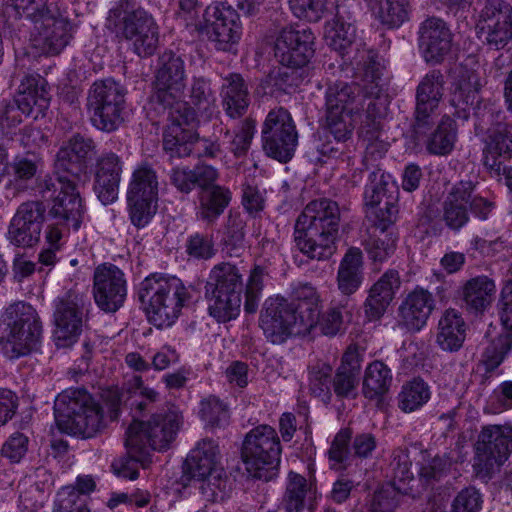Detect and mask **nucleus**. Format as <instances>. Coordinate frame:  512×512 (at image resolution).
<instances>
[{
	"mask_svg": "<svg viewBox=\"0 0 512 512\" xmlns=\"http://www.w3.org/2000/svg\"><path fill=\"white\" fill-rule=\"evenodd\" d=\"M317 498V490L312 483L295 472H290L287 477L286 489L283 495L282 504L286 512H302L311 502Z\"/></svg>",
	"mask_w": 512,
	"mask_h": 512,
	"instance_id": "38",
	"label": "nucleus"
},
{
	"mask_svg": "<svg viewBox=\"0 0 512 512\" xmlns=\"http://www.w3.org/2000/svg\"><path fill=\"white\" fill-rule=\"evenodd\" d=\"M355 51V55L348 59L362 73L363 80L367 83L366 86L379 84L383 68L379 55L374 50L365 47L355 48Z\"/></svg>",
	"mask_w": 512,
	"mask_h": 512,
	"instance_id": "50",
	"label": "nucleus"
},
{
	"mask_svg": "<svg viewBox=\"0 0 512 512\" xmlns=\"http://www.w3.org/2000/svg\"><path fill=\"white\" fill-rule=\"evenodd\" d=\"M170 124L163 134V149L171 157H188L193 152V146L198 140V134L191 128L196 121V115L191 107L167 109Z\"/></svg>",
	"mask_w": 512,
	"mask_h": 512,
	"instance_id": "18",
	"label": "nucleus"
},
{
	"mask_svg": "<svg viewBox=\"0 0 512 512\" xmlns=\"http://www.w3.org/2000/svg\"><path fill=\"white\" fill-rule=\"evenodd\" d=\"M362 87L357 83L336 82L324 95L322 125L338 142L351 138L354 130L352 115L359 111Z\"/></svg>",
	"mask_w": 512,
	"mask_h": 512,
	"instance_id": "8",
	"label": "nucleus"
},
{
	"mask_svg": "<svg viewBox=\"0 0 512 512\" xmlns=\"http://www.w3.org/2000/svg\"><path fill=\"white\" fill-rule=\"evenodd\" d=\"M45 207L42 202L22 203L13 216L8 230L10 241L16 246L31 247L40 239Z\"/></svg>",
	"mask_w": 512,
	"mask_h": 512,
	"instance_id": "24",
	"label": "nucleus"
},
{
	"mask_svg": "<svg viewBox=\"0 0 512 512\" xmlns=\"http://www.w3.org/2000/svg\"><path fill=\"white\" fill-rule=\"evenodd\" d=\"M351 439V431L349 429L340 430L334 437L331 447L328 450V458L330 466L333 469H345L350 465L352 455L348 448Z\"/></svg>",
	"mask_w": 512,
	"mask_h": 512,
	"instance_id": "60",
	"label": "nucleus"
},
{
	"mask_svg": "<svg viewBox=\"0 0 512 512\" xmlns=\"http://www.w3.org/2000/svg\"><path fill=\"white\" fill-rule=\"evenodd\" d=\"M419 41L427 62L439 63L450 51V32L445 23L437 18L427 19L422 24Z\"/></svg>",
	"mask_w": 512,
	"mask_h": 512,
	"instance_id": "30",
	"label": "nucleus"
},
{
	"mask_svg": "<svg viewBox=\"0 0 512 512\" xmlns=\"http://www.w3.org/2000/svg\"><path fill=\"white\" fill-rule=\"evenodd\" d=\"M159 182L156 171L143 165L135 169L127 191L131 222L137 228L146 226L156 212Z\"/></svg>",
	"mask_w": 512,
	"mask_h": 512,
	"instance_id": "14",
	"label": "nucleus"
},
{
	"mask_svg": "<svg viewBox=\"0 0 512 512\" xmlns=\"http://www.w3.org/2000/svg\"><path fill=\"white\" fill-rule=\"evenodd\" d=\"M87 298L69 291L54 301V340L59 348H67L77 342L88 312Z\"/></svg>",
	"mask_w": 512,
	"mask_h": 512,
	"instance_id": "15",
	"label": "nucleus"
},
{
	"mask_svg": "<svg viewBox=\"0 0 512 512\" xmlns=\"http://www.w3.org/2000/svg\"><path fill=\"white\" fill-rule=\"evenodd\" d=\"M139 299L149 321L158 328L171 326L179 317L189 293L180 279L152 274L140 284Z\"/></svg>",
	"mask_w": 512,
	"mask_h": 512,
	"instance_id": "5",
	"label": "nucleus"
},
{
	"mask_svg": "<svg viewBox=\"0 0 512 512\" xmlns=\"http://www.w3.org/2000/svg\"><path fill=\"white\" fill-rule=\"evenodd\" d=\"M398 235L393 230L370 228L363 236L362 245L369 259L382 263L391 257L397 246Z\"/></svg>",
	"mask_w": 512,
	"mask_h": 512,
	"instance_id": "40",
	"label": "nucleus"
},
{
	"mask_svg": "<svg viewBox=\"0 0 512 512\" xmlns=\"http://www.w3.org/2000/svg\"><path fill=\"white\" fill-rule=\"evenodd\" d=\"M314 39L309 29L284 28L275 41V57L282 66H305L314 53Z\"/></svg>",
	"mask_w": 512,
	"mask_h": 512,
	"instance_id": "23",
	"label": "nucleus"
},
{
	"mask_svg": "<svg viewBox=\"0 0 512 512\" xmlns=\"http://www.w3.org/2000/svg\"><path fill=\"white\" fill-rule=\"evenodd\" d=\"M94 142L80 134L74 135L56 155L55 174L73 178L76 182H88L87 159L94 152Z\"/></svg>",
	"mask_w": 512,
	"mask_h": 512,
	"instance_id": "21",
	"label": "nucleus"
},
{
	"mask_svg": "<svg viewBox=\"0 0 512 512\" xmlns=\"http://www.w3.org/2000/svg\"><path fill=\"white\" fill-rule=\"evenodd\" d=\"M186 251L189 256L196 259H210L215 255L213 235L195 232L186 241Z\"/></svg>",
	"mask_w": 512,
	"mask_h": 512,
	"instance_id": "64",
	"label": "nucleus"
},
{
	"mask_svg": "<svg viewBox=\"0 0 512 512\" xmlns=\"http://www.w3.org/2000/svg\"><path fill=\"white\" fill-rule=\"evenodd\" d=\"M255 127V120L245 118L233 129L228 125L221 128L220 132L228 139L229 149L236 157L243 156L248 152L254 137Z\"/></svg>",
	"mask_w": 512,
	"mask_h": 512,
	"instance_id": "49",
	"label": "nucleus"
},
{
	"mask_svg": "<svg viewBox=\"0 0 512 512\" xmlns=\"http://www.w3.org/2000/svg\"><path fill=\"white\" fill-rule=\"evenodd\" d=\"M320 308L321 306L319 307V309ZM344 310V305H331L321 316L320 313L318 314V320L316 325H319L320 330L324 335L335 336L344 331Z\"/></svg>",
	"mask_w": 512,
	"mask_h": 512,
	"instance_id": "63",
	"label": "nucleus"
},
{
	"mask_svg": "<svg viewBox=\"0 0 512 512\" xmlns=\"http://www.w3.org/2000/svg\"><path fill=\"white\" fill-rule=\"evenodd\" d=\"M444 79L438 70L426 74L420 81L416 91V106L436 111L443 97Z\"/></svg>",
	"mask_w": 512,
	"mask_h": 512,
	"instance_id": "45",
	"label": "nucleus"
},
{
	"mask_svg": "<svg viewBox=\"0 0 512 512\" xmlns=\"http://www.w3.org/2000/svg\"><path fill=\"white\" fill-rule=\"evenodd\" d=\"M14 98L20 104L24 116H30L34 110L37 114H44L50 102L46 80L39 75L25 76Z\"/></svg>",
	"mask_w": 512,
	"mask_h": 512,
	"instance_id": "31",
	"label": "nucleus"
},
{
	"mask_svg": "<svg viewBox=\"0 0 512 512\" xmlns=\"http://www.w3.org/2000/svg\"><path fill=\"white\" fill-rule=\"evenodd\" d=\"M339 222L337 202L327 198L309 202L295 222L296 247L312 260L329 259L336 250Z\"/></svg>",
	"mask_w": 512,
	"mask_h": 512,
	"instance_id": "2",
	"label": "nucleus"
},
{
	"mask_svg": "<svg viewBox=\"0 0 512 512\" xmlns=\"http://www.w3.org/2000/svg\"><path fill=\"white\" fill-rule=\"evenodd\" d=\"M480 87L479 77L473 72L465 71L459 77L451 99L452 104L459 107L461 110V112L457 111L459 118H468L466 110L477 102V94Z\"/></svg>",
	"mask_w": 512,
	"mask_h": 512,
	"instance_id": "46",
	"label": "nucleus"
},
{
	"mask_svg": "<svg viewBox=\"0 0 512 512\" xmlns=\"http://www.w3.org/2000/svg\"><path fill=\"white\" fill-rule=\"evenodd\" d=\"M280 439L274 428L260 425L252 429L243 442L242 458L249 474L264 481L271 480L280 463Z\"/></svg>",
	"mask_w": 512,
	"mask_h": 512,
	"instance_id": "9",
	"label": "nucleus"
},
{
	"mask_svg": "<svg viewBox=\"0 0 512 512\" xmlns=\"http://www.w3.org/2000/svg\"><path fill=\"white\" fill-rule=\"evenodd\" d=\"M93 295L101 310L116 312L127 295L124 273L114 265L98 266L94 271Z\"/></svg>",
	"mask_w": 512,
	"mask_h": 512,
	"instance_id": "22",
	"label": "nucleus"
},
{
	"mask_svg": "<svg viewBox=\"0 0 512 512\" xmlns=\"http://www.w3.org/2000/svg\"><path fill=\"white\" fill-rule=\"evenodd\" d=\"M267 274L266 269L259 265H256L251 270L245 291L244 309L247 313H255L257 311L263 289V281Z\"/></svg>",
	"mask_w": 512,
	"mask_h": 512,
	"instance_id": "61",
	"label": "nucleus"
},
{
	"mask_svg": "<svg viewBox=\"0 0 512 512\" xmlns=\"http://www.w3.org/2000/svg\"><path fill=\"white\" fill-rule=\"evenodd\" d=\"M398 398L402 411L413 412L429 400L430 390L423 380L414 379L402 387Z\"/></svg>",
	"mask_w": 512,
	"mask_h": 512,
	"instance_id": "53",
	"label": "nucleus"
},
{
	"mask_svg": "<svg viewBox=\"0 0 512 512\" xmlns=\"http://www.w3.org/2000/svg\"><path fill=\"white\" fill-rule=\"evenodd\" d=\"M361 100L358 102V108L364 107L365 115L382 119L387 109V95L384 93L380 84L362 87Z\"/></svg>",
	"mask_w": 512,
	"mask_h": 512,
	"instance_id": "57",
	"label": "nucleus"
},
{
	"mask_svg": "<svg viewBox=\"0 0 512 512\" xmlns=\"http://www.w3.org/2000/svg\"><path fill=\"white\" fill-rule=\"evenodd\" d=\"M434 308L433 295L428 290L417 287L403 299L398 314L408 330L419 331L426 325Z\"/></svg>",
	"mask_w": 512,
	"mask_h": 512,
	"instance_id": "28",
	"label": "nucleus"
},
{
	"mask_svg": "<svg viewBox=\"0 0 512 512\" xmlns=\"http://www.w3.org/2000/svg\"><path fill=\"white\" fill-rule=\"evenodd\" d=\"M124 106L125 90L113 79L95 81L88 91L87 108L99 130L115 131L123 121Z\"/></svg>",
	"mask_w": 512,
	"mask_h": 512,
	"instance_id": "12",
	"label": "nucleus"
},
{
	"mask_svg": "<svg viewBox=\"0 0 512 512\" xmlns=\"http://www.w3.org/2000/svg\"><path fill=\"white\" fill-rule=\"evenodd\" d=\"M219 448L212 439H202L190 451L185 461L184 472L188 479L204 477L216 470H223L218 467Z\"/></svg>",
	"mask_w": 512,
	"mask_h": 512,
	"instance_id": "33",
	"label": "nucleus"
},
{
	"mask_svg": "<svg viewBox=\"0 0 512 512\" xmlns=\"http://www.w3.org/2000/svg\"><path fill=\"white\" fill-rule=\"evenodd\" d=\"M320 296L310 284L293 290V301L268 298L260 315V327L273 344L283 343L290 335L309 333L318 320Z\"/></svg>",
	"mask_w": 512,
	"mask_h": 512,
	"instance_id": "1",
	"label": "nucleus"
},
{
	"mask_svg": "<svg viewBox=\"0 0 512 512\" xmlns=\"http://www.w3.org/2000/svg\"><path fill=\"white\" fill-rule=\"evenodd\" d=\"M400 285L399 273L394 269L386 271L372 285L364 303L365 316L369 321L379 320L384 315Z\"/></svg>",
	"mask_w": 512,
	"mask_h": 512,
	"instance_id": "29",
	"label": "nucleus"
},
{
	"mask_svg": "<svg viewBox=\"0 0 512 512\" xmlns=\"http://www.w3.org/2000/svg\"><path fill=\"white\" fill-rule=\"evenodd\" d=\"M122 163L115 153L103 154L96 164L94 191L104 204H110L118 198Z\"/></svg>",
	"mask_w": 512,
	"mask_h": 512,
	"instance_id": "27",
	"label": "nucleus"
},
{
	"mask_svg": "<svg viewBox=\"0 0 512 512\" xmlns=\"http://www.w3.org/2000/svg\"><path fill=\"white\" fill-rule=\"evenodd\" d=\"M496 286L487 276H477L467 280L460 290L464 308L471 314L482 315L494 300Z\"/></svg>",
	"mask_w": 512,
	"mask_h": 512,
	"instance_id": "32",
	"label": "nucleus"
},
{
	"mask_svg": "<svg viewBox=\"0 0 512 512\" xmlns=\"http://www.w3.org/2000/svg\"><path fill=\"white\" fill-rule=\"evenodd\" d=\"M465 332L466 324L461 314L455 309H447L439 319L436 342L444 351H458L465 340Z\"/></svg>",
	"mask_w": 512,
	"mask_h": 512,
	"instance_id": "37",
	"label": "nucleus"
},
{
	"mask_svg": "<svg viewBox=\"0 0 512 512\" xmlns=\"http://www.w3.org/2000/svg\"><path fill=\"white\" fill-rule=\"evenodd\" d=\"M189 481L188 485L198 491L203 501L216 502L228 495V479L223 470H216L204 477L191 478Z\"/></svg>",
	"mask_w": 512,
	"mask_h": 512,
	"instance_id": "43",
	"label": "nucleus"
},
{
	"mask_svg": "<svg viewBox=\"0 0 512 512\" xmlns=\"http://www.w3.org/2000/svg\"><path fill=\"white\" fill-rule=\"evenodd\" d=\"M363 281L362 252L359 248H350L340 262L337 273V285L344 295L354 294Z\"/></svg>",
	"mask_w": 512,
	"mask_h": 512,
	"instance_id": "39",
	"label": "nucleus"
},
{
	"mask_svg": "<svg viewBox=\"0 0 512 512\" xmlns=\"http://www.w3.org/2000/svg\"><path fill=\"white\" fill-rule=\"evenodd\" d=\"M409 15L408 0H381L377 17L389 28L401 26Z\"/></svg>",
	"mask_w": 512,
	"mask_h": 512,
	"instance_id": "58",
	"label": "nucleus"
},
{
	"mask_svg": "<svg viewBox=\"0 0 512 512\" xmlns=\"http://www.w3.org/2000/svg\"><path fill=\"white\" fill-rule=\"evenodd\" d=\"M488 138L483 149V164L495 176H503L512 191V132L510 126L497 123L487 128Z\"/></svg>",
	"mask_w": 512,
	"mask_h": 512,
	"instance_id": "17",
	"label": "nucleus"
},
{
	"mask_svg": "<svg viewBox=\"0 0 512 512\" xmlns=\"http://www.w3.org/2000/svg\"><path fill=\"white\" fill-rule=\"evenodd\" d=\"M189 101L185 102L191 107L195 115L197 112L210 118L217 111V98L211 86V81L203 76H194L188 90Z\"/></svg>",
	"mask_w": 512,
	"mask_h": 512,
	"instance_id": "41",
	"label": "nucleus"
},
{
	"mask_svg": "<svg viewBox=\"0 0 512 512\" xmlns=\"http://www.w3.org/2000/svg\"><path fill=\"white\" fill-rule=\"evenodd\" d=\"M2 318L9 330L4 345L8 357H20L37 348L42 324L33 306L23 301L15 302L5 309Z\"/></svg>",
	"mask_w": 512,
	"mask_h": 512,
	"instance_id": "10",
	"label": "nucleus"
},
{
	"mask_svg": "<svg viewBox=\"0 0 512 512\" xmlns=\"http://www.w3.org/2000/svg\"><path fill=\"white\" fill-rule=\"evenodd\" d=\"M199 415L211 428H221L229 423V410L226 404L216 397H209L200 403Z\"/></svg>",
	"mask_w": 512,
	"mask_h": 512,
	"instance_id": "59",
	"label": "nucleus"
},
{
	"mask_svg": "<svg viewBox=\"0 0 512 512\" xmlns=\"http://www.w3.org/2000/svg\"><path fill=\"white\" fill-rule=\"evenodd\" d=\"M245 217L237 211H230L223 229L222 243L230 256H240L244 250Z\"/></svg>",
	"mask_w": 512,
	"mask_h": 512,
	"instance_id": "47",
	"label": "nucleus"
},
{
	"mask_svg": "<svg viewBox=\"0 0 512 512\" xmlns=\"http://www.w3.org/2000/svg\"><path fill=\"white\" fill-rule=\"evenodd\" d=\"M512 453V427L486 425L474 444L473 469L480 477H489Z\"/></svg>",
	"mask_w": 512,
	"mask_h": 512,
	"instance_id": "13",
	"label": "nucleus"
},
{
	"mask_svg": "<svg viewBox=\"0 0 512 512\" xmlns=\"http://www.w3.org/2000/svg\"><path fill=\"white\" fill-rule=\"evenodd\" d=\"M371 185L365 191L366 205L377 209L373 211L375 223L372 228L387 230L395 224L398 219L399 208L397 205V196L393 195L391 189L396 187L389 183V176L385 175L381 170L374 171L370 174Z\"/></svg>",
	"mask_w": 512,
	"mask_h": 512,
	"instance_id": "20",
	"label": "nucleus"
},
{
	"mask_svg": "<svg viewBox=\"0 0 512 512\" xmlns=\"http://www.w3.org/2000/svg\"><path fill=\"white\" fill-rule=\"evenodd\" d=\"M182 416L175 407L154 413L147 421H134L126 431L125 446L129 458L145 467L149 448L162 451L174 441Z\"/></svg>",
	"mask_w": 512,
	"mask_h": 512,
	"instance_id": "3",
	"label": "nucleus"
},
{
	"mask_svg": "<svg viewBox=\"0 0 512 512\" xmlns=\"http://www.w3.org/2000/svg\"><path fill=\"white\" fill-rule=\"evenodd\" d=\"M221 97L224 111L230 118H239L246 113L250 97L248 86L241 74L230 73L223 78Z\"/></svg>",
	"mask_w": 512,
	"mask_h": 512,
	"instance_id": "36",
	"label": "nucleus"
},
{
	"mask_svg": "<svg viewBox=\"0 0 512 512\" xmlns=\"http://www.w3.org/2000/svg\"><path fill=\"white\" fill-rule=\"evenodd\" d=\"M302 66H283L272 70L257 86L255 93L259 96L270 95L276 98L294 93L303 81L297 68Z\"/></svg>",
	"mask_w": 512,
	"mask_h": 512,
	"instance_id": "34",
	"label": "nucleus"
},
{
	"mask_svg": "<svg viewBox=\"0 0 512 512\" xmlns=\"http://www.w3.org/2000/svg\"><path fill=\"white\" fill-rule=\"evenodd\" d=\"M296 130L290 113L283 107L272 109L263 123L261 134L278 135Z\"/></svg>",
	"mask_w": 512,
	"mask_h": 512,
	"instance_id": "62",
	"label": "nucleus"
},
{
	"mask_svg": "<svg viewBox=\"0 0 512 512\" xmlns=\"http://www.w3.org/2000/svg\"><path fill=\"white\" fill-rule=\"evenodd\" d=\"M32 20L35 24L34 45L44 54L57 55L69 43L71 25L62 17H57L51 9L48 13Z\"/></svg>",
	"mask_w": 512,
	"mask_h": 512,
	"instance_id": "26",
	"label": "nucleus"
},
{
	"mask_svg": "<svg viewBox=\"0 0 512 512\" xmlns=\"http://www.w3.org/2000/svg\"><path fill=\"white\" fill-rule=\"evenodd\" d=\"M512 349V334L503 333L493 339L486 347L483 356L482 364L487 372L495 370L504 360L506 355Z\"/></svg>",
	"mask_w": 512,
	"mask_h": 512,
	"instance_id": "56",
	"label": "nucleus"
},
{
	"mask_svg": "<svg viewBox=\"0 0 512 512\" xmlns=\"http://www.w3.org/2000/svg\"><path fill=\"white\" fill-rule=\"evenodd\" d=\"M391 457L389 468L394 489L401 493H407L405 485L414 479L409 451L407 448H397L393 450Z\"/></svg>",
	"mask_w": 512,
	"mask_h": 512,
	"instance_id": "52",
	"label": "nucleus"
},
{
	"mask_svg": "<svg viewBox=\"0 0 512 512\" xmlns=\"http://www.w3.org/2000/svg\"><path fill=\"white\" fill-rule=\"evenodd\" d=\"M474 183L461 181L447 196L443 207V219L448 227L458 230L469 220L467 205L472 196Z\"/></svg>",
	"mask_w": 512,
	"mask_h": 512,
	"instance_id": "35",
	"label": "nucleus"
},
{
	"mask_svg": "<svg viewBox=\"0 0 512 512\" xmlns=\"http://www.w3.org/2000/svg\"><path fill=\"white\" fill-rule=\"evenodd\" d=\"M478 38L495 49L512 39V6L505 0H486L476 22Z\"/></svg>",
	"mask_w": 512,
	"mask_h": 512,
	"instance_id": "16",
	"label": "nucleus"
},
{
	"mask_svg": "<svg viewBox=\"0 0 512 512\" xmlns=\"http://www.w3.org/2000/svg\"><path fill=\"white\" fill-rule=\"evenodd\" d=\"M54 414L62 432L81 438L96 436L106 425L100 405L79 389L60 393L55 399Z\"/></svg>",
	"mask_w": 512,
	"mask_h": 512,
	"instance_id": "4",
	"label": "nucleus"
},
{
	"mask_svg": "<svg viewBox=\"0 0 512 512\" xmlns=\"http://www.w3.org/2000/svg\"><path fill=\"white\" fill-rule=\"evenodd\" d=\"M354 30L343 22L334 21L325 28L327 45L340 55H348L353 50Z\"/></svg>",
	"mask_w": 512,
	"mask_h": 512,
	"instance_id": "54",
	"label": "nucleus"
},
{
	"mask_svg": "<svg viewBox=\"0 0 512 512\" xmlns=\"http://www.w3.org/2000/svg\"><path fill=\"white\" fill-rule=\"evenodd\" d=\"M457 139L455 121L450 116H443L437 128L425 140L426 150L433 155H448Z\"/></svg>",
	"mask_w": 512,
	"mask_h": 512,
	"instance_id": "42",
	"label": "nucleus"
},
{
	"mask_svg": "<svg viewBox=\"0 0 512 512\" xmlns=\"http://www.w3.org/2000/svg\"><path fill=\"white\" fill-rule=\"evenodd\" d=\"M57 180L60 185V192L53 201L49 215L57 220V223L78 230L85 213L78 188L87 182H76L75 179L69 177L62 179L61 176H57Z\"/></svg>",
	"mask_w": 512,
	"mask_h": 512,
	"instance_id": "25",
	"label": "nucleus"
},
{
	"mask_svg": "<svg viewBox=\"0 0 512 512\" xmlns=\"http://www.w3.org/2000/svg\"><path fill=\"white\" fill-rule=\"evenodd\" d=\"M331 375L332 367L326 362L317 361L309 366V389L314 396L330 399Z\"/></svg>",
	"mask_w": 512,
	"mask_h": 512,
	"instance_id": "55",
	"label": "nucleus"
},
{
	"mask_svg": "<svg viewBox=\"0 0 512 512\" xmlns=\"http://www.w3.org/2000/svg\"><path fill=\"white\" fill-rule=\"evenodd\" d=\"M297 131L284 134L262 136L263 148L266 154L280 162L289 161L297 146Z\"/></svg>",
	"mask_w": 512,
	"mask_h": 512,
	"instance_id": "51",
	"label": "nucleus"
},
{
	"mask_svg": "<svg viewBox=\"0 0 512 512\" xmlns=\"http://www.w3.org/2000/svg\"><path fill=\"white\" fill-rule=\"evenodd\" d=\"M231 200L230 191L222 186H215L201 192L198 216L207 223H213L224 212Z\"/></svg>",
	"mask_w": 512,
	"mask_h": 512,
	"instance_id": "44",
	"label": "nucleus"
},
{
	"mask_svg": "<svg viewBox=\"0 0 512 512\" xmlns=\"http://www.w3.org/2000/svg\"><path fill=\"white\" fill-rule=\"evenodd\" d=\"M206 33L216 48L231 51L241 36L239 15L231 6L223 3L209 5L203 14Z\"/></svg>",
	"mask_w": 512,
	"mask_h": 512,
	"instance_id": "19",
	"label": "nucleus"
},
{
	"mask_svg": "<svg viewBox=\"0 0 512 512\" xmlns=\"http://www.w3.org/2000/svg\"><path fill=\"white\" fill-rule=\"evenodd\" d=\"M242 290V275L235 265L227 262L215 265L205 285L210 315L218 322L234 319L240 311Z\"/></svg>",
	"mask_w": 512,
	"mask_h": 512,
	"instance_id": "7",
	"label": "nucleus"
},
{
	"mask_svg": "<svg viewBox=\"0 0 512 512\" xmlns=\"http://www.w3.org/2000/svg\"><path fill=\"white\" fill-rule=\"evenodd\" d=\"M391 381L390 369L381 361L372 362L366 369L363 381L365 397L369 399L381 397L389 390Z\"/></svg>",
	"mask_w": 512,
	"mask_h": 512,
	"instance_id": "48",
	"label": "nucleus"
},
{
	"mask_svg": "<svg viewBox=\"0 0 512 512\" xmlns=\"http://www.w3.org/2000/svg\"><path fill=\"white\" fill-rule=\"evenodd\" d=\"M186 80L185 62L181 56L170 50L159 55L149 101L151 109L161 114L167 109L189 107L183 100Z\"/></svg>",
	"mask_w": 512,
	"mask_h": 512,
	"instance_id": "6",
	"label": "nucleus"
},
{
	"mask_svg": "<svg viewBox=\"0 0 512 512\" xmlns=\"http://www.w3.org/2000/svg\"><path fill=\"white\" fill-rule=\"evenodd\" d=\"M117 32L133 44L140 57L152 55L158 45V28L152 15L135 0H122L119 6Z\"/></svg>",
	"mask_w": 512,
	"mask_h": 512,
	"instance_id": "11",
	"label": "nucleus"
}]
</instances>
